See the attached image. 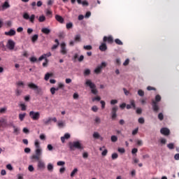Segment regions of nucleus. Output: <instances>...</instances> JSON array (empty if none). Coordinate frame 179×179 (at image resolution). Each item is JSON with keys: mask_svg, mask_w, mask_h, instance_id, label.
I'll use <instances>...</instances> for the list:
<instances>
[{"mask_svg": "<svg viewBox=\"0 0 179 179\" xmlns=\"http://www.w3.org/2000/svg\"><path fill=\"white\" fill-rule=\"evenodd\" d=\"M84 75L85 76H87L88 75H90V69L85 70L84 72Z\"/></svg>", "mask_w": 179, "mask_h": 179, "instance_id": "obj_55", "label": "nucleus"}, {"mask_svg": "<svg viewBox=\"0 0 179 179\" xmlns=\"http://www.w3.org/2000/svg\"><path fill=\"white\" fill-rule=\"evenodd\" d=\"M75 41L79 42L80 41V35H76L75 37Z\"/></svg>", "mask_w": 179, "mask_h": 179, "instance_id": "obj_56", "label": "nucleus"}, {"mask_svg": "<svg viewBox=\"0 0 179 179\" xmlns=\"http://www.w3.org/2000/svg\"><path fill=\"white\" fill-rule=\"evenodd\" d=\"M38 22H40V23H43V22H45V16L41 15L38 18Z\"/></svg>", "mask_w": 179, "mask_h": 179, "instance_id": "obj_31", "label": "nucleus"}, {"mask_svg": "<svg viewBox=\"0 0 179 179\" xmlns=\"http://www.w3.org/2000/svg\"><path fill=\"white\" fill-rule=\"evenodd\" d=\"M115 159H118V154L117 153L112 154V159L115 160Z\"/></svg>", "mask_w": 179, "mask_h": 179, "instance_id": "obj_44", "label": "nucleus"}, {"mask_svg": "<svg viewBox=\"0 0 179 179\" xmlns=\"http://www.w3.org/2000/svg\"><path fill=\"white\" fill-rule=\"evenodd\" d=\"M167 148H169V149H171V150L174 149V143H171L168 144Z\"/></svg>", "mask_w": 179, "mask_h": 179, "instance_id": "obj_43", "label": "nucleus"}, {"mask_svg": "<svg viewBox=\"0 0 179 179\" xmlns=\"http://www.w3.org/2000/svg\"><path fill=\"white\" fill-rule=\"evenodd\" d=\"M65 167L60 168L59 173L60 174H64L65 173Z\"/></svg>", "mask_w": 179, "mask_h": 179, "instance_id": "obj_59", "label": "nucleus"}, {"mask_svg": "<svg viewBox=\"0 0 179 179\" xmlns=\"http://www.w3.org/2000/svg\"><path fill=\"white\" fill-rule=\"evenodd\" d=\"M27 86L29 89L34 90L36 94H41L42 89L41 87H38V85L34 84V83H28Z\"/></svg>", "mask_w": 179, "mask_h": 179, "instance_id": "obj_3", "label": "nucleus"}, {"mask_svg": "<svg viewBox=\"0 0 179 179\" xmlns=\"http://www.w3.org/2000/svg\"><path fill=\"white\" fill-rule=\"evenodd\" d=\"M106 66H107V63H106V62H102L94 69V73L96 75L101 73V71H103V69L106 68Z\"/></svg>", "mask_w": 179, "mask_h": 179, "instance_id": "obj_5", "label": "nucleus"}, {"mask_svg": "<svg viewBox=\"0 0 179 179\" xmlns=\"http://www.w3.org/2000/svg\"><path fill=\"white\" fill-rule=\"evenodd\" d=\"M60 52L62 54V55H66V54H68V50H66V44H65V43H61Z\"/></svg>", "mask_w": 179, "mask_h": 179, "instance_id": "obj_11", "label": "nucleus"}, {"mask_svg": "<svg viewBox=\"0 0 179 179\" xmlns=\"http://www.w3.org/2000/svg\"><path fill=\"white\" fill-rule=\"evenodd\" d=\"M69 146L70 150H75V149H78V150H82L83 149V146L80 141H73L69 143Z\"/></svg>", "mask_w": 179, "mask_h": 179, "instance_id": "obj_2", "label": "nucleus"}, {"mask_svg": "<svg viewBox=\"0 0 179 179\" xmlns=\"http://www.w3.org/2000/svg\"><path fill=\"white\" fill-rule=\"evenodd\" d=\"M22 93V90H20L19 88H17L16 90H15V95L16 96H20Z\"/></svg>", "mask_w": 179, "mask_h": 179, "instance_id": "obj_36", "label": "nucleus"}, {"mask_svg": "<svg viewBox=\"0 0 179 179\" xmlns=\"http://www.w3.org/2000/svg\"><path fill=\"white\" fill-rule=\"evenodd\" d=\"M0 50H1V51H6V46L3 43V41L0 42Z\"/></svg>", "mask_w": 179, "mask_h": 179, "instance_id": "obj_24", "label": "nucleus"}, {"mask_svg": "<svg viewBox=\"0 0 179 179\" xmlns=\"http://www.w3.org/2000/svg\"><path fill=\"white\" fill-rule=\"evenodd\" d=\"M55 19H56L57 21L59 22V23H62V24L64 23V22L65 21L64 20V17H62V16H61L59 15H55Z\"/></svg>", "mask_w": 179, "mask_h": 179, "instance_id": "obj_18", "label": "nucleus"}, {"mask_svg": "<svg viewBox=\"0 0 179 179\" xmlns=\"http://www.w3.org/2000/svg\"><path fill=\"white\" fill-rule=\"evenodd\" d=\"M117 151L119 153H125V149L124 148H118Z\"/></svg>", "mask_w": 179, "mask_h": 179, "instance_id": "obj_58", "label": "nucleus"}, {"mask_svg": "<svg viewBox=\"0 0 179 179\" xmlns=\"http://www.w3.org/2000/svg\"><path fill=\"white\" fill-rule=\"evenodd\" d=\"M159 101H162V96L159 94L155 96V99H152L151 106L154 113H159V110H160Z\"/></svg>", "mask_w": 179, "mask_h": 179, "instance_id": "obj_1", "label": "nucleus"}, {"mask_svg": "<svg viewBox=\"0 0 179 179\" xmlns=\"http://www.w3.org/2000/svg\"><path fill=\"white\" fill-rule=\"evenodd\" d=\"M22 111H26L27 106L24 103H21L20 105Z\"/></svg>", "mask_w": 179, "mask_h": 179, "instance_id": "obj_42", "label": "nucleus"}, {"mask_svg": "<svg viewBox=\"0 0 179 179\" xmlns=\"http://www.w3.org/2000/svg\"><path fill=\"white\" fill-rule=\"evenodd\" d=\"M17 86H24V83L23 81H19L17 83Z\"/></svg>", "mask_w": 179, "mask_h": 179, "instance_id": "obj_60", "label": "nucleus"}, {"mask_svg": "<svg viewBox=\"0 0 179 179\" xmlns=\"http://www.w3.org/2000/svg\"><path fill=\"white\" fill-rule=\"evenodd\" d=\"M117 103H118V101H117V99H112V100L110 101V104H111L112 106H114V104H117Z\"/></svg>", "mask_w": 179, "mask_h": 179, "instance_id": "obj_50", "label": "nucleus"}, {"mask_svg": "<svg viewBox=\"0 0 179 179\" xmlns=\"http://www.w3.org/2000/svg\"><path fill=\"white\" fill-rule=\"evenodd\" d=\"M138 96H141V97H143V96H145V92H143L142 90H139L138 91Z\"/></svg>", "mask_w": 179, "mask_h": 179, "instance_id": "obj_37", "label": "nucleus"}, {"mask_svg": "<svg viewBox=\"0 0 179 179\" xmlns=\"http://www.w3.org/2000/svg\"><path fill=\"white\" fill-rule=\"evenodd\" d=\"M57 166H64V165H65V162L59 161V162L57 163Z\"/></svg>", "mask_w": 179, "mask_h": 179, "instance_id": "obj_51", "label": "nucleus"}, {"mask_svg": "<svg viewBox=\"0 0 179 179\" xmlns=\"http://www.w3.org/2000/svg\"><path fill=\"white\" fill-rule=\"evenodd\" d=\"M117 111H118V106H113L110 112L112 120H115L117 118Z\"/></svg>", "mask_w": 179, "mask_h": 179, "instance_id": "obj_7", "label": "nucleus"}, {"mask_svg": "<svg viewBox=\"0 0 179 179\" xmlns=\"http://www.w3.org/2000/svg\"><path fill=\"white\" fill-rule=\"evenodd\" d=\"M41 31H42V33H43V34L48 35V34H50V33H51V29H50L48 28H42Z\"/></svg>", "mask_w": 179, "mask_h": 179, "instance_id": "obj_20", "label": "nucleus"}, {"mask_svg": "<svg viewBox=\"0 0 179 179\" xmlns=\"http://www.w3.org/2000/svg\"><path fill=\"white\" fill-rule=\"evenodd\" d=\"M76 173H78V169L76 168L72 171L71 177H73Z\"/></svg>", "mask_w": 179, "mask_h": 179, "instance_id": "obj_40", "label": "nucleus"}, {"mask_svg": "<svg viewBox=\"0 0 179 179\" xmlns=\"http://www.w3.org/2000/svg\"><path fill=\"white\" fill-rule=\"evenodd\" d=\"M35 155L41 157V149L37 148L36 150V154Z\"/></svg>", "mask_w": 179, "mask_h": 179, "instance_id": "obj_39", "label": "nucleus"}, {"mask_svg": "<svg viewBox=\"0 0 179 179\" xmlns=\"http://www.w3.org/2000/svg\"><path fill=\"white\" fill-rule=\"evenodd\" d=\"M93 138L94 139H100V134H99V132H94L93 134Z\"/></svg>", "mask_w": 179, "mask_h": 179, "instance_id": "obj_29", "label": "nucleus"}, {"mask_svg": "<svg viewBox=\"0 0 179 179\" xmlns=\"http://www.w3.org/2000/svg\"><path fill=\"white\" fill-rule=\"evenodd\" d=\"M9 8H10L9 2L5 1L4 3L2 5V10H4V9H8Z\"/></svg>", "mask_w": 179, "mask_h": 179, "instance_id": "obj_21", "label": "nucleus"}, {"mask_svg": "<svg viewBox=\"0 0 179 179\" xmlns=\"http://www.w3.org/2000/svg\"><path fill=\"white\" fill-rule=\"evenodd\" d=\"M29 61H31V62H37V58L32 57L29 59Z\"/></svg>", "mask_w": 179, "mask_h": 179, "instance_id": "obj_57", "label": "nucleus"}, {"mask_svg": "<svg viewBox=\"0 0 179 179\" xmlns=\"http://www.w3.org/2000/svg\"><path fill=\"white\" fill-rule=\"evenodd\" d=\"M107 153H108V150L107 149L103 150L101 152L102 156H107Z\"/></svg>", "mask_w": 179, "mask_h": 179, "instance_id": "obj_52", "label": "nucleus"}, {"mask_svg": "<svg viewBox=\"0 0 179 179\" xmlns=\"http://www.w3.org/2000/svg\"><path fill=\"white\" fill-rule=\"evenodd\" d=\"M115 43H116V44H117V45H122L124 43H122V41H121V40L116 38L115 39Z\"/></svg>", "mask_w": 179, "mask_h": 179, "instance_id": "obj_33", "label": "nucleus"}, {"mask_svg": "<svg viewBox=\"0 0 179 179\" xmlns=\"http://www.w3.org/2000/svg\"><path fill=\"white\" fill-rule=\"evenodd\" d=\"M28 170L29 171H31V172L34 171V167L33 166V165H29L28 167Z\"/></svg>", "mask_w": 179, "mask_h": 179, "instance_id": "obj_53", "label": "nucleus"}, {"mask_svg": "<svg viewBox=\"0 0 179 179\" xmlns=\"http://www.w3.org/2000/svg\"><path fill=\"white\" fill-rule=\"evenodd\" d=\"M35 146L36 149H39L40 148V142H38V140L35 141Z\"/></svg>", "mask_w": 179, "mask_h": 179, "instance_id": "obj_45", "label": "nucleus"}, {"mask_svg": "<svg viewBox=\"0 0 179 179\" xmlns=\"http://www.w3.org/2000/svg\"><path fill=\"white\" fill-rule=\"evenodd\" d=\"M101 100V97H100L99 96L92 97V101H100Z\"/></svg>", "mask_w": 179, "mask_h": 179, "instance_id": "obj_28", "label": "nucleus"}, {"mask_svg": "<svg viewBox=\"0 0 179 179\" xmlns=\"http://www.w3.org/2000/svg\"><path fill=\"white\" fill-rule=\"evenodd\" d=\"M100 103H101V108H102V110H104V108H106V101H101Z\"/></svg>", "mask_w": 179, "mask_h": 179, "instance_id": "obj_46", "label": "nucleus"}, {"mask_svg": "<svg viewBox=\"0 0 179 179\" xmlns=\"http://www.w3.org/2000/svg\"><path fill=\"white\" fill-rule=\"evenodd\" d=\"M50 76H52V73H47L45 76V80H48Z\"/></svg>", "mask_w": 179, "mask_h": 179, "instance_id": "obj_38", "label": "nucleus"}, {"mask_svg": "<svg viewBox=\"0 0 179 179\" xmlns=\"http://www.w3.org/2000/svg\"><path fill=\"white\" fill-rule=\"evenodd\" d=\"M25 117H26V113H20L19 114V120L20 121H24Z\"/></svg>", "mask_w": 179, "mask_h": 179, "instance_id": "obj_26", "label": "nucleus"}, {"mask_svg": "<svg viewBox=\"0 0 179 179\" xmlns=\"http://www.w3.org/2000/svg\"><path fill=\"white\" fill-rule=\"evenodd\" d=\"M66 27L69 30V29H72V27H73V24L72 22L67 23Z\"/></svg>", "mask_w": 179, "mask_h": 179, "instance_id": "obj_35", "label": "nucleus"}, {"mask_svg": "<svg viewBox=\"0 0 179 179\" xmlns=\"http://www.w3.org/2000/svg\"><path fill=\"white\" fill-rule=\"evenodd\" d=\"M94 121L95 125H99V124L101 123V119H100V117H99L97 116L95 117Z\"/></svg>", "mask_w": 179, "mask_h": 179, "instance_id": "obj_25", "label": "nucleus"}, {"mask_svg": "<svg viewBox=\"0 0 179 179\" xmlns=\"http://www.w3.org/2000/svg\"><path fill=\"white\" fill-rule=\"evenodd\" d=\"M5 36H9L10 37H12L13 36H15L16 34V31L14 29H10L8 31H6L4 33Z\"/></svg>", "mask_w": 179, "mask_h": 179, "instance_id": "obj_15", "label": "nucleus"}, {"mask_svg": "<svg viewBox=\"0 0 179 179\" xmlns=\"http://www.w3.org/2000/svg\"><path fill=\"white\" fill-rule=\"evenodd\" d=\"M92 110L94 111V113H97V111L99 110V108L96 106H94L92 107Z\"/></svg>", "mask_w": 179, "mask_h": 179, "instance_id": "obj_47", "label": "nucleus"}, {"mask_svg": "<svg viewBox=\"0 0 179 179\" xmlns=\"http://www.w3.org/2000/svg\"><path fill=\"white\" fill-rule=\"evenodd\" d=\"M139 124H145V119L143 117L138 118Z\"/></svg>", "mask_w": 179, "mask_h": 179, "instance_id": "obj_49", "label": "nucleus"}, {"mask_svg": "<svg viewBox=\"0 0 179 179\" xmlns=\"http://www.w3.org/2000/svg\"><path fill=\"white\" fill-rule=\"evenodd\" d=\"M48 171H52L54 170V165H52V164H48Z\"/></svg>", "mask_w": 179, "mask_h": 179, "instance_id": "obj_30", "label": "nucleus"}, {"mask_svg": "<svg viewBox=\"0 0 179 179\" xmlns=\"http://www.w3.org/2000/svg\"><path fill=\"white\" fill-rule=\"evenodd\" d=\"M160 132L162 135H165L166 136L170 135V130L166 127L162 128Z\"/></svg>", "mask_w": 179, "mask_h": 179, "instance_id": "obj_14", "label": "nucleus"}, {"mask_svg": "<svg viewBox=\"0 0 179 179\" xmlns=\"http://www.w3.org/2000/svg\"><path fill=\"white\" fill-rule=\"evenodd\" d=\"M8 127V120L6 119L0 117V128H6Z\"/></svg>", "mask_w": 179, "mask_h": 179, "instance_id": "obj_12", "label": "nucleus"}, {"mask_svg": "<svg viewBox=\"0 0 179 179\" xmlns=\"http://www.w3.org/2000/svg\"><path fill=\"white\" fill-rule=\"evenodd\" d=\"M43 59H45V55H42L39 58H38V61H43Z\"/></svg>", "mask_w": 179, "mask_h": 179, "instance_id": "obj_61", "label": "nucleus"}, {"mask_svg": "<svg viewBox=\"0 0 179 179\" xmlns=\"http://www.w3.org/2000/svg\"><path fill=\"white\" fill-rule=\"evenodd\" d=\"M41 157H40V155H34L31 157V160H37V162H38L39 161H41V159H40Z\"/></svg>", "mask_w": 179, "mask_h": 179, "instance_id": "obj_23", "label": "nucleus"}, {"mask_svg": "<svg viewBox=\"0 0 179 179\" xmlns=\"http://www.w3.org/2000/svg\"><path fill=\"white\" fill-rule=\"evenodd\" d=\"M38 170H39L40 171H43V170L45 169V163L43 161V160H40L38 162Z\"/></svg>", "mask_w": 179, "mask_h": 179, "instance_id": "obj_10", "label": "nucleus"}, {"mask_svg": "<svg viewBox=\"0 0 179 179\" xmlns=\"http://www.w3.org/2000/svg\"><path fill=\"white\" fill-rule=\"evenodd\" d=\"M38 40V34L34 35L31 38L32 43H34L35 41H37Z\"/></svg>", "mask_w": 179, "mask_h": 179, "instance_id": "obj_27", "label": "nucleus"}, {"mask_svg": "<svg viewBox=\"0 0 179 179\" xmlns=\"http://www.w3.org/2000/svg\"><path fill=\"white\" fill-rule=\"evenodd\" d=\"M99 50L102 52L107 51V44H106V42H103L99 46Z\"/></svg>", "mask_w": 179, "mask_h": 179, "instance_id": "obj_17", "label": "nucleus"}, {"mask_svg": "<svg viewBox=\"0 0 179 179\" xmlns=\"http://www.w3.org/2000/svg\"><path fill=\"white\" fill-rule=\"evenodd\" d=\"M23 19H25V20H29L31 22V23H34V19H36V15L34 14H32L31 16L29 15V13H24L22 15Z\"/></svg>", "mask_w": 179, "mask_h": 179, "instance_id": "obj_6", "label": "nucleus"}, {"mask_svg": "<svg viewBox=\"0 0 179 179\" xmlns=\"http://www.w3.org/2000/svg\"><path fill=\"white\" fill-rule=\"evenodd\" d=\"M90 90L92 94H94L95 96H97V94H99V90H97V87H96V85H94V83L92 82L90 83Z\"/></svg>", "mask_w": 179, "mask_h": 179, "instance_id": "obj_8", "label": "nucleus"}, {"mask_svg": "<svg viewBox=\"0 0 179 179\" xmlns=\"http://www.w3.org/2000/svg\"><path fill=\"white\" fill-rule=\"evenodd\" d=\"M13 128H14L13 134H15V135H18L20 131L19 128L16 127L15 126H13Z\"/></svg>", "mask_w": 179, "mask_h": 179, "instance_id": "obj_34", "label": "nucleus"}, {"mask_svg": "<svg viewBox=\"0 0 179 179\" xmlns=\"http://www.w3.org/2000/svg\"><path fill=\"white\" fill-rule=\"evenodd\" d=\"M103 43H108L109 44H113L114 43V38L113 36H104L103 39Z\"/></svg>", "mask_w": 179, "mask_h": 179, "instance_id": "obj_13", "label": "nucleus"}, {"mask_svg": "<svg viewBox=\"0 0 179 179\" xmlns=\"http://www.w3.org/2000/svg\"><path fill=\"white\" fill-rule=\"evenodd\" d=\"M174 159L175 160H179V154H176L174 156Z\"/></svg>", "mask_w": 179, "mask_h": 179, "instance_id": "obj_64", "label": "nucleus"}, {"mask_svg": "<svg viewBox=\"0 0 179 179\" xmlns=\"http://www.w3.org/2000/svg\"><path fill=\"white\" fill-rule=\"evenodd\" d=\"M15 41H12V39H9L7 42L6 47L8 50L12 51V50H15Z\"/></svg>", "mask_w": 179, "mask_h": 179, "instance_id": "obj_9", "label": "nucleus"}, {"mask_svg": "<svg viewBox=\"0 0 179 179\" xmlns=\"http://www.w3.org/2000/svg\"><path fill=\"white\" fill-rule=\"evenodd\" d=\"M50 93L52 94H55V87L50 88Z\"/></svg>", "mask_w": 179, "mask_h": 179, "instance_id": "obj_63", "label": "nucleus"}, {"mask_svg": "<svg viewBox=\"0 0 179 179\" xmlns=\"http://www.w3.org/2000/svg\"><path fill=\"white\" fill-rule=\"evenodd\" d=\"M6 113V108H0V114H5Z\"/></svg>", "mask_w": 179, "mask_h": 179, "instance_id": "obj_48", "label": "nucleus"}, {"mask_svg": "<svg viewBox=\"0 0 179 179\" xmlns=\"http://www.w3.org/2000/svg\"><path fill=\"white\" fill-rule=\"evenodd\" d=\"M52 118L51 117H48V119L43 120V122L44 124V125H49V124L51 123Z\"/></svg>", "mask_w": 179, "mask_h": 179, "instance_id": "obj_22", "label": "nucleus"}, {"mask_svg": "<svg viewBox=\"0 0 179 179\" xmlns=\"http://www.w3.org/2000/svg\"><path fill=\"white\" fill-rule=\"evenodd\" d=\"M81 4L83 5V6H89V3L87 1H83Z\"/></svg>", "mask_w": 179, "mask_h": 179, "instance_id": "obj_62", "label": "nucleus"}, {"mask_svg": "<svg viewBox=\"0 0 179 179\" xmlns=\"http://www.w3.org/2000/svg\"><path fill=\"white\" fill-rule=\"evenodd\" d=\"M6 169H8V170H10V171L13 170V167L12 166V165L10 164H8L6 165Z\"/></svg>", "mask_w": 179, "mask_h": 179, "instance_id": "obj_54", "label": "nucleus"}, {"mask_svg": "<svg viewBox=\"0 0 179 179\" xmlns=\"http://www.w3.org/2000/svg\"><path fill=\"white\" fill-rule=\"evenodd\" d=\"M71 138V134H65L64 136L61 137V141L62 143H65V139H69Z\"/></svg>", "mask_w": 179, "mask_h": 179, "instance_id": "obj_19", "label": "nucleus"}, {"mask_svg": "<svg viewBox=\"0 0 179 179\" xmlns=\"http://www.w3.org/2000/svg\"><path fill=\"white\" fill-rule=\"evenodd\" d=\"M132 107H133V108H136V105H135V101H134V100L131 101V105L127 104L126 106V108L127 110H129V109L132 108Z\"/></svg>", "mask_w": 179, "mask_h": 179, "instance_id": "obj_16", "label": "nucleus"}, {"mask_svg": "<svg viewBox=\"0 0 179 179\" xmlns=\"http://www.w3.org/2000/svg\"><path fill=\"white\" fill-rule=\"evenodd\" d=\"M110 139L112 142H117L118 141V138L116 136H112Z\"/></svg>", "mask_w": 179, "mask_h": 179, "instance_id": "obj_41", "label": "nucleus"}, {"mask_svg": "<svg viewBox=\"0 0 179 179\" xmlns=\"http://www.w3.org/2000/svg\"><path fill=\"white\" fill-rule=\"evenodd\" d=\"M158 120H159V121H163V120H164V115H163L162 113H159Z\"/></svg>", "mask_w": 179, "mask_h": 179, "instance_id": "obj_32", "label": "nucleus"}, {"mask_svg": "<svg viewBox=\"0 0 179 179\" xmlns=\"http://www.w3.org/2000/svg\"><path fill=\"white\" fill-rule=\"evenodd\" d=\"M29 117L33 121H38V120H40V112L31 110L29 112Z\"/></svg>", "mask_w": 179, "mask_h": 179, "instance_id": "obj_4", "label": "nucleus"}]
</instances>
